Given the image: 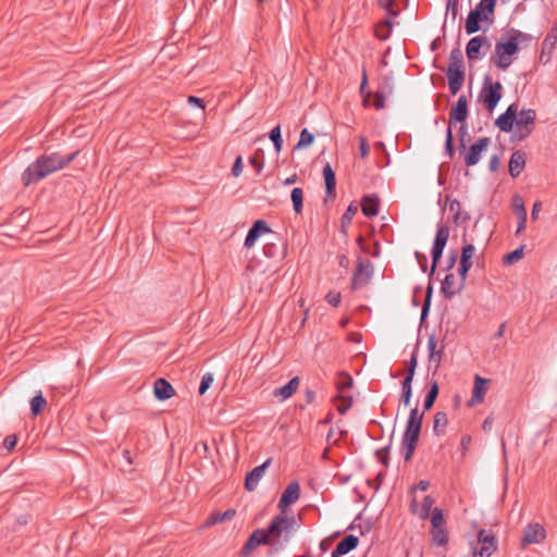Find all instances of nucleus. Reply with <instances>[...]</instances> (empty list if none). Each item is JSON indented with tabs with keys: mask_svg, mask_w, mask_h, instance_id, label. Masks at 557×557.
Listing matches in <instances>:
<instances>
[{
	"mask_svg": "<svg viewBox=\"0 0 557 557\" xmlns=\"http://www.w3.org/2000/svg\"><path fill=\"white\" fill-rule=\"evenodd\" d=\"M79 153L76 150L66 156L60 152L45 153L37 158L35 162L27 166L22 174V181L25 186L37 183L49 174L59 171L70 164Z\"/></svg>",
	"mask_w": 557,
	"mask_h": 557,
	"instance_id": "f257e3e1",
	"label": "nucleus"
},
{
	"mask_svg": "<svg viewBox=\"0 0 557 557\" xmlns=\"http://www.w3.org/2000/svg\"><path fill=\"white\" fill-rule=\"evenodd\" d=\"M46 405H47V401L44 398V396L41 395V393L39 392V394H37L36 396H34L30 399L32 414L38 416L39 413H41V411L46 407Z\"/></svg>",
	"mask_w": 557,
	"mask_h": 557,
	"instance_id": "de8ad7c7",
	"label": "nucleus"
},
{
	"mask_svg": "<svg viewBox=\"0 0 557 557\" xmlns=\"http://www.w3.org/2000/svg\"><path fill=\"white\" fill-rule=\"evenodd\" d=\"M385 99H386V96H385L384 91H375L373 107L376 110L384 109L385 108Z\"/></svg>",
	"mask_w": 557,
	"mask_h": 557,
	"instance_id": "0e129e2a",
	"label": "nucleus"
},
{
	"mask_svg": "<svg viewBox=\"0 0 557 557\" xmlns=\"http://www.w3.org/2000/svg\"><path fill=\"white\" fill-rule=\"evenodd\" d=\"M272 459H267L260 466L253 468L251 471L246 473V491L251 492L255 491L259 481L264 475L265 470L271 465Z\"/></svg>",
	"mask_w": 557,
	"mask_h": 557,
	"instance_id": "412c9836",
	"label": "nucleus"
},
{
	"mask_svg": "<svg viewBox=\"0 0 557 557\" xmlns=\"http://www.w3.org/2000/svg\"><path fill=\"white\" fill-rule=\"evenodd\" d=\"M455 285V275L449 273L446 274L445 278L442 282L441 292L443 293L446 299H451L456 294L460 293L462 289L454 288Z\"/></svg>",
	"mask_w": 557,
	"mask_h": 557,
	"instance_id": "473e14b6",
	"label": "nucleus"
},
{
	"mask_svg": "<svg viewBox=\"0 0 557 557\" xmlns=\"http://www.w3.org/2000/svg\"><path fill=\"white\" fill-rule=\"evenodd\" d=\"M449 211L454 214L453 218L456 224L466 223L470 220V214L461 211V203L457 199L449 201Z\"/></svg>",
	"mask_w": 557,
	"mask_h": 557,
	"instance_id": "72a5a7b5",
	"label": "nucleus"
},
{
	"mask_svg": "<svg viewBox=\"0 0 557 557\" xmlns=\"http://www.w3.org/2000/svg\"><path fill=\"white\" fill-rule=\"evenodd\" d=\"M518 116V104L511 103L504 113H502L496 120L495 125L505 133H510L513 125L517 124Z\"/></svg>",
	"mask_w": 557,
	"mask_h": 557,
	"instance_id": "2eb2a0df",
	"label": "nucleus"
},
{
	"mask_svg": "<svg viewBox=\"0 0 557 557\" xmlns=\"http://www.w3.org/2000/svg\"><path fill=\"white\" fill-rule=\"evenodd\" d=\"M518 51L519 47L516 38H513L512 35H506L505 33L495 46V54L497 59L494 60V58H492V61L498 69L507 70L512 63V57L517 54Z\"/></svg>",
	"mask_w": 557,
	"mask_h": 557,
	"instance_id": "39448f33",
	"label": "nucleus"
},
{
	"mask_svg": "<svg viewBox=\"0 0 557 557\" xmlns=\"http://www.w3.org/2000/svg\"><path fill=\"white\" fill-rule=\"evenodd\" d=\"M475 252V247L472 244H466L461 248L460 262L458 268V274L460 276L459 289L465 287V283L468 276V272L473 265L472 258Z\"/></svg>",
	"mask_w": 557,
	"mask_h": 557,
	"instance_id": "9b49d317",
	"label": "nucleus"
},
{
	"mask_svg": "<svg viewBox=\"0 0 557 557\" xmlns=\"http://www.w3.org/2000/svg\"><path fill=\"white\" fill-rule=\"evenodd\" d=\"M414 257L417 259V262L419 263L421 271L425 273L428 271V257L420 251H416Z\"/></svg>",
	"mask_w": 557,
	"mask_h": 557,
	"instance_id": "338daca9",
	"label": "nucleus"
},
{
	"mask_svg": "<svg viewBox=\"0 0 557 557\" xmlns=\"http://www.w3.org/2000/svg\"><path fill=\"white\" fill-rule=\"evenodd\" d=\"M299 386V377L294 376L285 385L276 388L273 393L275 397H280L281 400H286L292 397Z\"/></svg>",
	"mask_w": 557,
	"mask_h": 557,
	"instance_id": "c756f323",
	"label": "nucleus"
},
{
	"mask_svg": "<svg viewBox=\"0 0 557 557\" xmlns=\"http://www.w3.org/2000/svg\"><path fill=\"white\" fill-rule=\"evenodd\" d=\"M380 8L384 9L389 17H396L399 11L395 10V0H377Z\"/></svg>",
	"mask_w": 557,
	"mask_h": 557,
	"instance_id": "864d4df0",
	"label": "nucleus"
},
{
	"mask_svg": "<svg viewBox=\"0 0 557 557\" xmlns=\"http://www.w3.org/2000/svg\"><path fill=\"white\" fill-rule=\"evenodd\" d=\"M299 496L300 484L297 481H292L282 493L277 507L284 512L287 507L299 499Z\"/></svg>",
	"mask_w": 557,
	"mask_h": 557,
	"instance_id": "a211bd4d",
	"label": "nucleus"
},
{
	"mask_svg": "<svg viewBox=\"0 0 557 557\" xmlns=\"http://www.w3.org/2000/svg\"><path fill=\"white\" fill-rule=\"evenodd\" d=\"M432 544L435 546H445L449 541V532L444 525L431 527L430 529Z\"/></svg>",
	"mask_w": 557,
	"mask_h": 557,
	"instance_id": "7c9ffc66",
	"label": "nucleus"
},
{
	"mask_svg": "<svg viewBox=\"0 0 557 557\" xmlns=\"http://www.w3.org/2000/svg\"><path fill=\"white\" fill-rule=\"evenodd\" d=\"M400 386H401V393H400L399 403L403 404L404 407H408L410 405L411 397H412V382L403 380L400 382Z\"/></svg>",
	"mask_w": 557,
	"mask_h": 557,
	"instance_id": "c03bdc74",
	"label": "nucleus"
},
{
	"mask_svg": "<svg viewBox=\"0 0 557 557\" xmlns=\"http://www.w3.org/2000/svg\"><path fill=\"white\" fill-rule=\"evenodd\" d=\"M323 177L325 184V200L336 197V175L330 163L323 166Z\"/></svg>",
	"mask_w": 557,
	"mask_h": 557,
	"instance_id": "a878e982",
	"label": "nucleus"
},
{
	"mask_svg": "<svg viewBox=\"0 0 557 557\" xmlns=\"http://www.w3.org/2000/svg\"><path fill=\"white\" fill-rule=\"evenodd\" d=\"M524 251V246L521 245L520 247L516 248L515 250L506 253L503 258V263L506 265H511L522 259Z\"/></svg>",
	"mask_w": 557,
	"mask_h": 557,
	"instance_id": "49530a36",
	"label": "nucleus"
},
{
	"mask_svg": "<svg viewBox=\"0 0 557 557\" xmlns=\"http://www.w3.org/2000/svg\"><path fill=\"white\" fill-rule=\"evenodd\" d=\"M449 237V227L446 224L438 225L435 234V238L433 242V246L431 249V257H432V265L430 271V280L434 275L437 264L443 256V251L446 247L447 240Z\"/></svg>",
	"mask_w": 557,
	"mask_h": 557,
	"instance_id": "0eeeda50",
	"label": "nucleus"
},
{
	"mask_svg": "<svg viewBox=\"0 0 557 557\" xmlns=\"http://www.w3.org/2000/svg\"><path fill=\"white\" fill-rule=\"evenodd\" d=\"M446 524L444 512L441 508L435 507L431 513V527L444 525Z\"/></svg>",
	"mask_w": 557,
	"mask_h": 557,
	"instance_id": "5fc2aeb1",
	"label": "nucleus"
},
{
	"mask_svg": "<svg viewBox=\"0 0 557 557\" xmlns=\"http://www.w3.org/2000/svg\"><path fill=\"white\" fill-rule=\"evenodd\" d=\"M352 384L354 380L349 373L344 371L338 373V377L335 382V385L339 395H343L345 391L350 389L352 387Z\"/></svg>",
	"mask_w": 557,
	"mask_h": 557,
	"instance_id": "ea45409f",
	"label": "nucleus"
},
{
	"mask_svg": "<svg viewBox=\"0 0 557 557\" xmlns=\"http://www.w3.org/2000/svg\"><path fill=\"white\" fill-rule=\"evenodd\" d=\"M295 523L294 516L287 518L283 515H276L265 530L269 537L272 536L274 539H278L284 533V541L287 542L290 537V529H293Z\"/></svg>",
	"mask_w": 557,
	"mask_h": 557,
	"instance_id": "6e6552de",
	"label": "nucleus"
},
{
	"mask_svg": "<svg viewBox=\"0 0 557 557\" xmlns=\"http://www.w3.org/2000/svg\"><path fill=\"white\" fill-rule=\"evenodd\" d=\"M270 233H273V231L265 220L255 221L246 234V248L252 247L262 235Z\"/></svg>",
	"mask_w": 557,
	"mask_h": 557,
	"instance_id": "f3484780",
	"label": "nucleus"
},
{
	"mask_svg": "<svg viewBox=\"0 0 557 557\" xmlns=\"http://www.w3.org/2000/svg\"><path fill=\"white\" fill-rule=\"evenodd\" d=\"M546 531L540 523H530L525 527L523 537L521 540L522 547L530 544H537L545 540Z\"/></svg>",
	"mask_w": 557,
	"mask_h": 557,
	"instance_id": "dca6fc26",
	"label": "nucleus"
},
{
	"mask_svg": "<svg viewBox=\"0 0 557 557\" xmlns=\"http://www.w3.org/2000/svg\"><path fill=\"white\" fill-rule=\"evenodd\" d=\"M506 35H512V37L516 38L519 48L521 45L524 47L529 46L530 42L534 39L532 35L523 33L516 28H510L506 30Z\"/></svg>",
	"mask_w": 557,
	"mask_h": 557,
	"instance_id": "37998d69",
	"label": "nucleus"
},
{
	"mask_svg": "<svg viewBox=\"0 0 557 557\" xmlns=\"http://www.w3.org/2000/svg\"><path fill=\"white\" fill-rule=\"evenodd\" d=\"M313 140H314L313 134H311L307 128H304L300 132L299 140H298L297 145L295 146V149L308 147L313 143Z\"/></svg>",
	"mask_w": 557,
	"mask_h": 557,
	"instance_id": "603ef678",
	"label": "nucleus"
},
{
	"mask_svg": "<svg viewBox=\"0 0 557 557\" xmlns=\"http://www.w3.org/2000/svg\"><path fill=\"white\" fill-rule=\"evenodd\" d=\"M497 0H480L474 9L470 10L466 22L465 30L467 35H472L481 30V23L492 25Z\"/></svg>",
	"mask_w": 557,
	"mask_h": 557,
	"instance_id": "7ed1b4c3",
	"label": "nucleus"
},
{
	"mask_svg": "<svg viewBox=\"0 0 557 557\" xmlns=\"http://www.w3.org/2000/svg\"><path fill=\"white\" fill-rule=\"evenodd\" d=\"M358 212V207L355 202H350L347 207L346 211L341 218V233L347 235V227L351 224V221L356 213Z\"/></svg>",
	"mask_w": 557,
	"mask_h": 557,
	"instance_id": "f704fd0d",
	"label": "nucleus"
},
{
	"mask_svg": "<svg viewBox=\"0 0 557 557\" xmlns=\"http://www.w3.org/2000/svg\"><path fill=\"white\" fill-rule=\"evenodd\" d=\"M389 448H391V444H388L387 446H385L383 448L375 450V456L377 457L379 461L385 467L388 466Z\"/></svg>",
	"mask_w": 557,
	"mask_h": 557,
	"instance_id": "680f3d73",
	"label": "nucleus"
},
{
	"mask_svg": "<svg viewBox=\"0 0 557 557\" xmlns=\"http://www.w3.org/2000/svg\"><path fill=\"white\" fill-rule=\"evenodd\" d=\"M249 164L260 174L264 166V154L261 149H258L253 156L249 157Z\"/></svg>",
	"mask_w": 557,
	"mask_h": 557,
	"instance_id": "a18cd8bd",
	"label": "nucleus"
},
{
	"mask_svg": "<svg viewBox=\"0 0 557 557\" xmlns=\"http://www.w3.org/2000/svg\"><path fill=\"white\" fill-rule=\"evenodd\" d=\"M536 111L534 109H522L517 116V126L524 127L525 136L534 129Z\"/></svg>",
	"mask_w": 557,
	"mask_h": 557,
	"instance_id": "b1692460",
	"label": "nucleus"
},
{
	"mask_svg": "<svg viewBox=\"0 0 557 557\" xmlns=\"http://www.w3.org/2000/svg\"><path fill=\"white\" fill-rule=\"evenodd\" d=\"M392 29H393L392 21L389 20V17L385 18L376 24L375 30H374L375 37L380 40H386L391 37Z\"/></svg>",
	"mask_w": 557,
	"mask_h": 557,
	"instance_id": "4c0bfd02",
	"label": "nucleus"
},
{
	"mask_svg": "<svg viewBox=\"0 0 557 557\" xmlns=\"http://www.w3.org/2000/svg\"><path fill=\"white\" fill-rule=\"evenodd\" d=\"M270 543V537L265 529H257L255 530L248 540L246 541V554L261 545H267Z\"/></svg>",
	"mask_w": 557,
	"mask_h": 557,
	"instance_id": "bb28decb",
	"label": "nucleus"
},
{
	"mask_svg": "<svg viewBox=\"0 0 557 557\" xmlns=\"http://www.w3.org/2000/svg\"><path fill=\"white\" fill-rule=\"evenodd\" d=\"M527 162V156L521 150H516L512 152L509 160V174L511 177L516 178L523 171Z\"/></svg>",
	"mask_w": 557,
	"mask_h": 557,
	"instance_id": "393cba45",
	"label": "nucleus"
},
{
	"mask_svg": "<svg viewBox=\"0 0 557 557\" xmlns=\"http://www.w3.org/2000/svg\"><path fill=\"white\" fill-rule=\"evenodd\" d=\"M359 545V537L354 534L344 536L332 550L331 557H341L357 548Z\"/></svg>",
	"mask_w": 557,
	"mask_h": 557,
	"instance_id": "4be33fe9",
	"label": "nucleus"
},
{
	"mask_svg": "<svg viewBox=\"0 0 557 557\" xmlns=\"http://www.w3.org/2000/svg\"><path fill=\"white\" fill-rule=\"evenodd\" d=\"M418 352H419V344H417L411 354L410 360L406 363V371L404 380L413 382V377L416 374V369L418 367Z\"/></svg>",
	"mask_w": 557,
	"mask_h": 557,
	"instance_id": "c9c22d12",
	"label": "nucleus"
},
{
	"mask_svg": "<svg viewBox=\"0 0 557 557\" xmlns=\"http://www.w3.org/2000/svg\"><path fill=\"white\" fill-rule=\"evenodd\" d=\"M490 143L491 139L488 137H481L473 143L465 153V164L467 166L475 165L480 161L482 152L486 150Z\"/></svg>",
	"mask_w": 557,
	"mask_h": 557,
	"instance_id": "4468645a",
	"label": "nucleus"
},
{
	"mask_svg": "<svg viewBox=\"0 0 557 557\" xmlns=\"http://www.w3.org/2000/svg\"><path fill=\"white\" fill-rule=\"evenodd\" d=\"M213 382V375L212 373H205L202 375V379H201V382H200V385H199V389H198V393L199 395H203L208 388L211 386Z\"/></svg>",
	"mask_w": 557,
	"mask_h": 557,
	"instance_id": "052dcab7",
	"label": "nucleus"
},
{
	"mask_svg": "<svg viewBox=\"0 0 557 557\" xmlns=\"http://www.w3.org/2000/svg\"><path fill=\"white\" fill-rule=\"evenodd\" d=\"M434 499L428 495L422 500V510H421V519H426L432 513V506H433Z\"/></svg>",
	"mask_w": 557,
	"mask_h": 557,
	"instance_id": "4d7b16f0",
	"label": "nucleus"
},
{
	"mask_svg": "<svg viewBox=\"0 0 557 557\" xmlns=\"http://www.w3.org/2000/svg\"><path fill=\"white\" fill-rule=\"evenodd\" d=\"M468 117V100L461 95L449 112L450 123H465Z\"/></svg>",
	"mask_w": 557,
	"mask_h": 557,
	"instance_id": "aec40b11",
	"label": "nucleus"
},
{
	"mask_svg": "<svg viewBox=\"0 0 557 557\" xmlns=\"http://www.w3.org/2000/svg\"><path fill=\"white\" fill-rule=\"evenodd\" d=\"M361 211L367 218H373L380 211V198L376 194H367L361 198Z\"/></svg>",
	"mask_w": 557,
	"mask_h": 557,
	"instance_id": "5701e85b",
	"label": "nucleus"
},
{
	"mask_svg": "<svg viewBox=\"0 0 557 557\" xmlns=\"http://www.w3.org/2000/svg\"><path fill=\"white\" fill-rule=\"evenodd\" d=\"M448 418L446 412L438 411L434 414L433 432L436 436H442L446 432Z\"/></svg>",
	"mask_w": 557,
	"mask_h": 557,
	"instance_id": "e433bc0d",
	"label": "nucleus"
},
{
	"mask_svg": "<svg viewBox=\"0 0 557 557\" xmlns=\"http://www.w3.org/2000/svg\"><path fill=\"white\" fill-rule=\"evenodd\" d=\"M325 299L331 306L338 307L341 304L342 296L341 293L330 292L326 295Z\"/></svg>",
	"mask_w": 557,
	"mask_h": 557,
	"instance_id": "774afa93",
	"label": "nucleus"
},
{
	"mask_svg": "<svg viewBox=\"0 0 557 557\" xmlns=\"http://www.w3.org/2000/svg\"><path fill=\"white\" fill-rule=\"evenodd\" d=\"M359 148H360V157L362 159L367 158L370 153V145L364 136L359 137Z\"/></svg>",
	"mask_w": 557,
	"mask_h": 557,
	"instance_id": "69168bd1",
	"label": "nucleus"
},
{
	"mask_svg": "<svg viewBox=\"0 0 557 557\" xmlns=\"http://www.w3.org/2000/svg\"><path fill=\"white\" fill-rule=\"evenodd\" d=\"M362 512L358 513V516L354 519V521L348 525L347 531L359 530L360 535H366L371 532L373 528V523L371 520H367L363 523H357L358 520H361Z\"/></svg>",
	"mask_w": 557,
	"mask_h": 557,
	"instance_id": "58836bf2",
	"label": "nucleus"
},
{
	"mask_svg": "<svg viewBox=\"0 0 557 557\" xmlns=\"http://www.w3.org/2000/svg\"><path fill=\"white\" fill-rule=\"evenodd\" d=\"M269 136H270V139L272 140V143L274 145L275 151L278 153L282 150V147H283V138H282V134H281V126L276 125L275 127H273L272 131L270 132Z\"/></svg>",
	"mask_w": 557,
	"mask_h": 557,
	"instance_id": "8fccbe9b",
	"label": "nucleus"
},
{
	"mask_svg": "<svg viewBox=\"0 0 557 557\" xmlns=\"http://www.w3.org/2000/svg\"><path fill=\"white\" fill-rule=\"evenodd\" d=\"M444 349L445 346L441 345L440 348H437V339L435 335H430L428 339V358H429V369H432L433 374H436L441 362L444 356Z\"/></svg>",
	"mask_w": 557,
	"mask_h": 557,
	"instance_id": "ddd939ff",
	"label": "nucleus"
},
{
	"mask_svg": "<svg viewBox=\"0 0 557 557\" xmlns=\"http://www.w3.org/2000/svg\"><path fill=\"white\" fill-rule=\"evenodd\" d=\"M511 206L516 215L527 213L523 198L520 195L512 196Z\"/></svg>",
	"mask_w": 557,
	"mask_h": 557,
	"instance_id": "6e6d98bb",
	"label": "nucleus"
},
{
	"mask_svg": "<svg viewBox=\"0 0 557 557\" xmlns=\"http://www.w3.org/2000/svg\"><path fill=\"white\" fill-rule=\"evenodd\" d=\"M556 44L557 42L554 40H548L547 38H544V41L542 45V51L540 54V61L543 64H547L550 61L552 54L556 48Z\"/></svg>",
	"mask_w": 557,
	"mask_h": 557,
	"instance_id": "79ce46f5",
	"label": "nucleus"
},
{
	"mask_svg": "<svg viewBox=\"0 0 557 557\" xmlns=\"http://www.w3.org/2000/svg\"><path fill=\"white\" fill-rule=\"evenodd\" d=\"M478 543L481 544L479 550H474L473 555L480 557H491L497 550L498 542L491 530L481 529L478 531Z\"/></svg>",
	"mask_w": 557,
	"mask_h": 557,
	"instance_id": "9d476101",
	"label": "nucleus"
},
{
	"mask_svg": "<svg viewBox=\"0 0 557 557\" xmlns=\"http://www.w3.org/2000/svg\"><path fill=\"white\" fill-rule=\"evenodd\" d=\"M424 412V410L420 411L418 407L412 408L409 412L400 442V449L405 461H410L416 451L422 430Z\"/></svg>",
	"mask_w": 557,
	"mask_h": 557,
	"instance_id": "f03ea898",
	"label": "nucleus"
},
{
	"mask_svg": "<svg viewBox=\"0 0 557 557\" xmlns=\"http://www.w3.org/2000/svg\"><path fill=\"white\" fill-rule=\"evenodd\" d=\"M459 12V0H447L446 16L450 14L453 22L456 21Z\"/></svg>",
	"mask_w": 557,
	"mask_h": 557,
	"instance_id": "13d9d810",
	"label": "nucleus"
},
{
	"mask_svg": "<svg viewBox=\"0 0 557 557\" xmlns=\"http://www.w3.org/2000/svg\"><path fill=\"white\" fill-rule=\"evenodd\" d=\"M441 71L445 72L444 67ZM448 88L451 95H457L465 83V60L459 47L454 48L449 54V64L446 70Z\"/></svg>",
	"mask_w": 557,
	"mask_h": 557,
	"instance_id": "20e7f679",
	"label": "nucleus"
},
{
	"mask_svg": "<svg viewBox=\"0 0 557 557\" xmlns=\"http://www.w3.org/2000/svg\"><path fill=\"white\" fill-rule=\"evenodd\" d=\"M336 399L341 400L343 404L337 407V411L341 414L346 413V411L351 407L352 405V397L351 396H345V395H338Z\"/></svg>",
	"mask_w": 557,
	"mask_h": 557,
	"instance_id": "bf43d9fd",
	"label": "nucleus"
},
{
	"mask_svg": "<svg viewBox=\"0 0 557 557\" xmlns=\"http://www.w3.org/2000/svg\"><path fill=\"white\" fill-rule=\"evenodd\" d=\"M290 200L295 213L300 214L304 209V190L300 187H295L290 191Z\"/></svg>",
	"mask_w": 557,
	"mask_h": 557,
	"instance_id": "a19ab883",
	"label": "nucleus"
},
{
	"mask_svg": "<svg viewBox=\"0 0 557 557\" xmlns=\"http://www.w3.org/2000/svg\"><path fill=\"white\" fill-rule=\"evenodd\" d=\"M445 153L449 157V159H453L455 156V139L450 125L446 129Z\"/></svg>",
	"mask_w": 557,
	"mask_h": 557,
	"instance_id": "09e8293b",
	"label": "nucleus"
},
{
	"mask_svg": "<svg viewBox=\"0 0 557 557\" xmlns=\"http://www.w3.org/2000/svg\"><path fill=\"white\" fill-rule=\"evenodd\" d=\"M173 386L165 379H158L153 385V394L158 400H168L174 395Z\"/></svg>",
	"mask_w": 557,
	"mask_h": 557,
	"instance_id": "cd10ccee",
	"label": "nucleus"
},
{
	"mask_svg": "<svg viewBox=\"0 0 557 557\" xmlns=\"http://www.w3.org/2000/svg\"><path fill=\"white\" fill-rule=\"evenodd\" d=\"M503 97V85L500 82H492L491 76H484L483 86L479 94V101L484 104L488 112H493Z\"/></svg>",
	"mask_w": 557,
	"mask_h": 557,
	"instance_id": "423d86ee",
	"label": "nucleus"
},
{
	"mask_svg": "<svg viewBox=\"0 0 557 557\" xmlns=\"http://www.w3.org/2000/svg\"><path fill=\"white\" fill-rule=\"evenodd\" d=\"M490 380L484 379L479 374H475L474 376V385L472 389V396L470 400L468 401V406H474L476 404H480L483 401L484 396L488 389Z\"/></svg>",
	"mask_w": 557,
	"mask_h": 557,
	"instance_id": "6ab92c4d",
	"label": "nucleus"
},
{
	"mask_svg": "<svg viewBox=\"0 0 557 557\" xmlns=\"http://www.w3.org/2000/svg\"><path fill=\"white\" fill-rule=\"evenodd\" d=\"M235 515H236V510L232 509V508L225 510L224 512L213 511L206 519V521L201 525V529L208 528V527H211V525H214V524H218V523H221L223 521L231 520V519H233L235 517Z\"/></svg>",
	"mask_w": 557,
	"mask_h": 557,
	"instance_id": "c85d7f7f",
	"label": "nucleus"
},
{
	"mask_svg": "<svg viewBox=\"0 0 557 557\" xmlns=\"http://www.w3.org/2000/svg\"><path fill=\"white\" fill-rule=\"evenodd\" d=\"M438 394H440V385H438V382L436 380H434L430 383V387L424 396V400H423L424 411H429L432 409V407L434 406V404L438 397Z\"/></svg>",
	"mask_w": 557,
	"mask_h": 557,
	"instance_id": "2f4dec72",
	"label": "nucleus"
},
{
	"mask_svg": "<svg viewBox=\"0 0 557 557\" xmlns=\"http://www.w3.org/2000/svg\"><path fill=\"white\" fill-rule=\"evenodd\" d=\"M373 275V264L370 260H363L362 258H358L357 267L354 271L350 288L351 290H357L369 284Z\"/></svg>",
	"mask_w": 557,
	"mask_h": 557,
	"instance_id": "1a4fd4ad",
	"label": "nucleus"
},
{
	"mask_svg": "<svg viewBox=\"0 0 557 557\" xmlns=\"http://www.w3.org/2000/svg\"><path fill=\"white\" fill-rule=\"evenodd\" d=\"M482 48H485V50L491 48V42L486 36L478 35L472 37L466 46V54L468 60L471 62L482 59L485 54V51H481Z\"/></svg>",
	"mask_w": 557,
	"mask_h": 557,
	"instance_id": "f8f14e48",
	"label": "nucleus"
},
{
	"mask_svg": "<svg viewBox=\"0 0 557 557\" xmlns=\"http://www.w3.org/2000/svg\"><path fill=\"white\" fill-rule=\"evenodd\" d=\"M433 286L429 283L426 287L424 302L421 309V321H424L430 312L431 299H432Z\"/></svg>",
	"mask_w": 557,
	"mask_h": 557,
	"instance_id": "3c124183",
	"label": "nucleus"
},
{
	"mask_svg": "<svg viewBox=\"0 0 557 557\" xmlns=\"http://www.w3.org/2000/svg\"><path fill=\"white\" fill-rule=\"evenodd\" d=\"M467 136H469L468 132H467V125H466V123H461V125L459 127V150H460V153L462 151L467 150V145H466V137Z\"/></svg>",
	"mask_w": 557,
	"mask_h": 557,
	"instance_id": "e2e57ef3",
	"label": "nucleus"
}]
</instances>
